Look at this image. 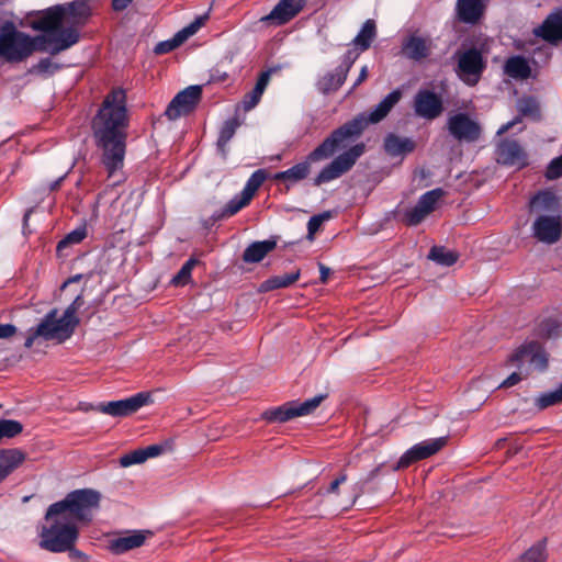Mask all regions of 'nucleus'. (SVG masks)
I'll use <instances>...</instances> for the list:
<instances>
[{
  "mask_svg": "<svg viewBox=\"0 0 562 562\" xmlns=\"http://www.w3.org/2000/svg\"><path fill=\"white\" fill-rule=\"evenodd\" d=\"M531 210L535 212H551L550 215H540L532 225L535 237L543 243L558 241L562 233V217L559 213L558 198L549 191L538 193L531 200Z\"/></svg>",
  "mask_w": 562,
  "mask_h": 562,
  "instance_id": "4",
  "label": "nucleus"
},
{
  "mask_svg": "<svg viewBox=\"0 0 562 562\" xmlns=\"http://www.w3.org/2000/svg\"><path fill=\"white\" fill-rule=\"evenodd\" d=\"M145 461H146V459H145V453H144L143 449H137V450H134V451L123 454L120 458V465L123 468H128L134 464H140Z\"/></svg>",
  "mask_w": 562,
  "mask_h": 562,
  "instance_id": "43",
  "label": "nucleus"
},
{
  "mask_svg": "<svg viewBox=\"0 0 562 562\" xmlns=\"http://www.w3.org/2000/svg\"><path fill=\"white\" fill-rule=\"evenodd\" d=\"M133 0H112V7L115 11H123Z\"/></svg>",
  "mask_w": 562,
  "mask_h": 562,
  "instance_id": "59",
  "label": "nucleus"
},
{
  "mask_svg": "<svg viewBox=\"0 0 562 562\" xmlns=\"http://www.w3.org/2000/svg\"><path fill=\"white\" fill-rule=\"evenodd\" d=\"M310 162L314 161L310 159L308 155L306 161L299 162L284 171L277 172L273 178L277 181H288L290 184L299 182L308 176L311 171Z\"/></svg>",
  "mask_w": 562,
  "mask_h": 562,
  "instance_id": "28",
  "label": "nucleus"
},
{
  "mask_svg": "<svg viewBox=\"0 0 562 562\" xmlns=\"http://www.w3.org/2000/svg\"><path fill=\"white\" fill-rule=\"evenodd\" d=\"M126 97L122 89L109 93L92 121L97 146L102 150L101 161L112 177L124 165L126 150Z\"/></svg>",
  "mask_w": 562,
  "mask_h": 562,
  "instance_id": "2",
  "label": "nucleus"
},
{
  "mask_svg": "<svg viewBox=\"0 0 562 562\" xmlns=\"http://www.w3.org/2000/svg\"><path fill=\"white\" fill-rule=\"evenodd\" d=\"M23 429L20 422L13 419L0 420V440L3 438H13L19 435Z\"/></svg>",
  "mask_w": 562,
  "mask_h": 562,
  "instance_id": "41",
  "label": "nucleus"
},
{
  "mask_svg": "<svg viewBox=\"0 0 562 562\" xmlns=\"http://www.w3.org/2000/svg\"><path fill=\"white\" fill-rule=\"evenodd\" d=\"M164 450H165V448L161 445H150L143 449L146 460L148 458H155V457L160 456L164 452Z\"/></svg>",
  "mask_w": 562,
  "mask_h": 562,
  "instance_id": "52",
  "label": "nucleus"
},
{
  "mask_svg": "<svg viewBox=\"0 0 562 562\" xmlns=\"http://www.w3.org/2000/svg\"><path fill=\"white\" fill-rule=\"evenodd\" d=\"M149 532L133 531L125 533L110 542V550L115 554H122L130 550L142 547Z\"/></svg>",
  "mask_w": 562,
  "mask_h": 562,
  "instance_id": "25",
  "label": "nucleus"
},
{
  "mask_svg": "<svg viewBox=\"0 0 562 562\" xmlns=\"http://www.w3.org/2000/svg\"><path fill=\"white\" fill-rule=\"evenodd\" d=\"M101 495L91 488L75 490L63 501L52 504L45 514L50 522L40 532V548L49 552H66L74 548L78 536V522H89L92 512L99 507Z\"/></svg>",
  "mask_w": 562,
  "mask_h": 562,
  "instance_id": "1",
  "label": "nucleus"
},
{
  "mask_svg": "<svg viewBox=\"0 0 562 562\" xmlns=\"http://www.w3.org/2000/svg\"><path fill=\"white\" fill-rule=\"evenodd\" d=\"M521 380V376L519 373L517 372H514L512 373L507 379H505L502 383H501V387H510V386H514L516 385L519 381Z\"/></svg>",
  "mask_w": 562,
  "mask_h": 562,
  "instance_id": "54",
  "label": "nucleus"
},
{
  "mask_svg": "<svg viewBox=\"0 0 562 562\" xmlns=\"http://www.w3.org/2000/svg\"><path fill=\"white\" fill-rule=\"evenodd\" d=\"M504 72L514 79H527L530 76L531 69L528 60L520 56L509 57L504 65Z\"/></svg>",
  "mask_w": 562,
  "mask_h": 562,
  "instance_id": "29",
  "label": "nucleus"
},
{
  "mask_svg": "<svg viewBox=\"0 0 562 562\" xmlns=\"http://www.w3.org/2000/svg\"><path fill=\"white\" fill-rule=\"evenodd\" d=\"M359 57V53L356 49H349L342 57L341 64L337 67L341 72H345L348 76L349 70L351 69L353 63Z\"/></svg>",
  "mask_w": 562,
  "mask_h": 562,
  "instance_id": "48",
  "label": "nucleus"
},
{
  "mask_svg": "<svg viewBox=\"0 0 562 562\" xmlns=\"http://www.w3.org/2000/svg\"><path fill=\"white\" fill-rule=\"evenodd\" d=\"M364 149V144L360 143L338 155L331 162L319 171L317 177L314 179V184L321 186L341 177L352 168L357 159L363 155Z\"/></svg>",
  "mask_w": 562,
  "mask_h": 562,
  "instance_id": "7",
  "label": "nucleus"
},
{
  "mask_svg": "<svg viewBox=\"0 0 562 562\" xmlns=\"http://www.w3.org/2000/svg\"><path fill=\"white\" fill-rule=\"evenodd\" d=\"M496 155L497 161L503 165L518 168L527 165V154L516 140H502L496 147Z\"/></svg>",
  "mask_w": 562,
  "mask_h": 562,
  "instance_id": "18",
  "label": "nucleus"
},
{
  "mask_svg": "<svg viewBox=\"0 0 562 562\" xmlns=\"http://www.w3.org/2000/svg\"><path fill=\"white\" fill-rule=\"evenodd\" d=\"M458 257L457 252L448 250L442 246H434L428 254V258L430 260L446 267H450L456 263Z\"/></svg>",
  "mask_w": 562,
  "mask_h": 562,
  "instance_id": "36",
  "label": "nucleus"
},
{
  "mask_svg": "<svg viewBox=\"0 0 562 562\" xmlns=\"http://www.w3.org/2000/svg\"><path fill=\"white\" fill-rule=\"evenodd\" d=\"M347 481V474L341 473L336 480H334L328 488V493H337L338 487Z\"/></svg>",
  "mask_w": 562,
  "mask_h": 562,
  "instance_id": "56",
  "label": "nucleus"
},
{
  "mask_svg": "<svg viewBox=\"0 0 562 562\" xmlns=\"http://www.w3.org/2000/svg\"><path fill=\"white\" fill-rule=\"evenodd\" d=\"M449 134L460 143H474L481 137V125L468 113H456L447 119Z\"/></svg>",
  "mask_w": 562,
  "mask_h": 562,
  "instance_id": "10",
  "label": "nucleus"
},
{
  "mask_svg": "<svg viewBox=\"0 0 562 562\" xmlns=\"http://www.w3.org/2000/svg\"><path fill=\"white\" fill-rule=\"evenodd\" d=\"M80 308L77 307L72 302L68 305V307L65 310L64 312V315L71 319V321H76L77 322V325L79 324V318L77 317V312L79 311Z\"/></svg>",
  "mask_w": 562,
  "mask_h": 562,
  "instance_id": "55",
  "label": "nucleus"
},
{
  "mask_svg": "<svg viewBox=\"0 0 562 562\" xmlns=\"http://www.w3.org/2000/svg\"><path fill=\"white\" fill-rule=\"evenodd\" d=\"M518 110L522 115L533 114L538 111V104L533 99L525 98L518 101Z\"/></svg>",
  "mask_w": 562,
  "mask_h": 562,
  "instance_id": "51",
  "label": "nucleus"
},
{
  "mask_svg": "<svg viewBox=\"0 0 562 562\" xmlns=\"http://www.w3.org/2000/svg\"><path fill=\"white\" fill-rule=\"evenodd\" d=\"M535 34L547 42L555 43L562 40V11H555L547 16Z\"/></svg>",
  "mask_w": 562,
  "mask_h": 562,
  "instance_id": "21",
  "label": "nucleus"
},
{
  "mask_svg": "<svg viewBox=\"0 0 562 562\" xmlns=\"http://www.w3.org/2000/svg\"><path fill=\"white\" fill-rule=\"evenodd\" d=\"M325 397L326 395L319 394L302 403L295 401L289 402L279 407L263 412L262 418L269 423H284L294 417L305 416L313 413Z\"/></svg>",
  "mask_w": 562,
  "mask_h": 562,
  "instance_id": "9",
  "label": "nucleus"
},
{
  "mask_svg": "<svg viewBox=\"0 0 562 562\" xmlns=\"http://www.w3.org/2000/svg\"><path fill=\"white\" fill-rule=\"evenodd\" d=\"M328 214H319L312 216L307 222L308 238L313 239L314 234L319 229L324 220L328 218Z\"/></svg>",
  "mask_w": 562,
  "mask_h": 562,
  "instance_id": "50",
  "label": "nucleus"
},
{
  "mask_svg": "<svg viewBox=\"0 0 562 562\" xmlns=\"http://www.w3.org/2000/svg\"><path fill=\"white\" fill-rule=\"evenodd\" d=\"M281 68L282 67L280 65L273 66V67H270L267 70L262 71L259 75L254 89L250 92L246 93L244 97L243 108L245 111H250L259 103V101L270 81L272 74L278 72L279 70H281Z\"/></svg>",
  "mask_w": 562,
  "mask_h": 562,
  "instance_id": "20",
  "label": "nucleus"
},
{
  "mask_svg": "<svg viewBox=\"0 0 562 562\" xmlns=\"http://www.w3.org/2000/svg\"><path fill=\"white\" fill-rule=\"evenodd\" d=\"M65 9L76 23L86 21L90 15V8L83 0L72 1Z\"/></svg>",
  "mask_w": 562,
  "mask_h": 562,
  "instance_id": "37",
  "label": "nucleus"
},
{
  "mask_svg": "<svg viewBox=\"0 0 562 562\" xmlns=\"http://www.w3.org/2000/svg\"><path fill=\"white\" fill-rule=\"evenodd\" d=\"M24 460V454L16 449L0 451V482L4 480Z\"/></svg>",
  "mask_w": 562,
  "mask_h": 562,
  "instance_id": "31",
  "label": "nucleus"
},
{
  "mask_svg": "<svg viewBox=\"0 0 562 562\" xmlns=\"http://www.w3.org/2000/svg\"><path fill=\"white\" fill-rule=\"evenodd\" d=\"M65 178H66V175L59 177L57 180H55L54 182L50 183L49 189L52 191L57 190L60 187V184H61V182L64 181Z\"/></svg>",
  "mask_w": 562,
  "mask_h": 562,
  "instance_id": "64",
  "label": "nucleus"
},
{
  "mask_svg": "<svg viewBox=\"0 0 562 562\" xmlns=\"http://www.w3.org/2000/svg\"><path fill=\"white\" fill-rule=\"evenodd\" d=\"M376 35V26L373 20H367L357 36L353 38L352 44L358 46L362 52L367 50Z\"/></svg>",
  "mask_w": 562,
  "mask_h": 562,
  "instance_id": "35",
  "label": "nucleus"
},
{
  "mask_svg": "<svg viewBox=\"0 0 562 562\" xmlns=\"http://www.w3.org/2000/svg\"><path fill=\"white\" fill-rule=\"evenodd\" d=\"M520 122V119L519 117H515L514 120L507 122L506 124H503L498 131H497V135H503L505 134L506 132H508L512 127H514L517 123Z\"/></svg>",
  "mask_w": 562,
  "mask_h": 562,
  "instance_id": "58",
  "label": "nucleus"
},
{
  "mask_svg": "<svg viewBox=\"0 0 562 562\" xmlns=\"http://www.w3.org/2000/svg\"><path fill=\"white\" fill-rule=\"evenodd\" d=\"M484 10L482 0H457V16L463 23L475 24L483 16Z\"/></svg>",
  "mask_w": 562,
  "mask_h": 562,
  "instance_id": "23",
  "label": "nucleus"
},
{
  "mask_svg": "<svg viewBox=\"0 0 562 562\" xmlns=\"http://www.w3.org/2000/svg\"><path fill=\"white\" fill-rule=\"evenodd\" d=\"M347 76L339 69L335 72H327L316 82V88L322 94H329L337 91L346 81Z\"/></svg>",
  "mask_w": 562,
  "mask_h": 562,
  "instance_id": "32",
  "label": "nucleus"
},
{
  "mask_svg": "<svg viewBox=\"0 0 562 562\" xmlns=\"http://www.w3.org/2000/svg\"><path fill=\"white\" fill-rule=\"evenodd\" d=\"M434 41L429 36L412 34L407 36L402 45L403 54L412 60L420 61L431 55Z\"/></svg>",
  "mask_w": 562,
  "mask_h": 562,
  "instance_id": "17",
  "label": "nucleus"
},
{
  "mask_svg": "<svg viewBox=\"0 0 562 562\" xmlns=\"http://www.w3.org/2000/svg\"><path fill=\"white\" fill-rule=\"evenodd\" d=\"M446 443V437H439L418 442L402 454L397 463L393 467V470L397 471L405 469L417 461L427 459L441 450Z\"/></svg>",
  "mask_w": 562,
  "mask_h": 562,
  "instance_id": "13",
  "label": "nucleus"
},
{
  "mask_svg": "<svg viewBox=\"0 0 562 562\" xmlns=\"http://www.w3.org/2000/svg\"><path fill=\"white\" fill-rule=\"evenodd\" d=\"M57 69H59V66L54 64L50 58H42L36 65L32 67L31 71L40 75H50L54 74Z\"/></svg>",
  "mask_w": 562,
  "mask_h": 562,
  "instance_id": "45",
  "label": "nucleus"
},
{
  "mask_svg": "<svg viewBox=\"0 0 562 562\" xmlns=\"http://www.w3.org/2000/svg\"><path fill=\"white\" fill-rule=\"evenodd\" d=\"M87 237L86 226H80L68 233L57 245V250L60 251L70 245L81 243Z\"/></svg>",
  "mask_w": 562,
  "mask_h": 562,
  "instance_id": "39",
  "label": "nucleus"
},
{
  "mask_svg": "<svg viewBox=\"0 0 562 562\" xmlns=\"http://www.w3.org/2000/svg\"><path fill=\"white\" fill-rule=\"evenodd\" d=\"M36 41V36L32 37L14 24L7 23L0 29V57L8 63H21L38 52Z\"/></svg>",
  "mask_w": 562,
  "mask_h": 562,
  "instance_id": "5",
  "label": "nucleus"
},
{
  "mask_svg": "<svg viewBox=\"0 0 562 562\" xmlns=\"http://www.w3.org/2000/svg\"><path fill=\"white\" fill-rule=\"evenodd\" d=\"M402 91L395 89L381 100L371 111L362 112L330 133L314 150L310 159L321 161L331 157L336 151L346 148L356 140L369 124L384 120L391 110L401 101Z\"/></svg>",
  "mask_w": 562,
  "mask_h": 562,
  "instance_id": "3",
  "label": "nucleus"
},
{
  "mask_svg": "<svg viewBox=\"0 0 562 562\" xmlns=\"http://www.w3.org/2000/svg\"><path fill=\"white\" fill-rule=\"evenodd\" d=\"M150 403H153L150 394L139 392L124 400L100 403L95 409L113 417H125L136 413L139 408Z\"/></svg>",
  "mask_w": 562,
  "mask_h": 562,
  "instance_id": "11",
  "label": "nucleus"
},
{
  "mask_svg": "<svg viewBox=\"0 0 562 562\" xmlns=\"http://www.w3.org/2000/svg\"><path fill=\"white\" fill-rule=\"evenodd\" d=\"M319 270H321V282L326 283L328 276L330 273V269L325 267L324 265L319 263Z\"/></svg>",
  "mask_w": 562,
  "mask_h": 562,
  "instance_id": "61",
  "label": "nucleus"
},
{
  "mask_svg": "<svg viewBox=\"0 0 562 562\" xmlns=\"http://www.w3.org/2000/svg\"><path fill=\"white\" fill-rule=\"evenodd\" d=\"M196 263V260L189 259L177 272V274L172 278L171 283L176 286H182L190 282L191 280V272Z\"/></svg>",
  "mask_w": 562,
  "mask_h": 562,
  "instance_id": "40",
  "label": "nucleus"
},
{
  "mask_svg": "<svg viewBox=\"0 0 562 562\" xmlns=\"http://www.w3.org/2000/svg\"><path fill=\"white\" fill-rule=\"evenodd\" d=\"M560 403H562V401L560 400L555 390L541 394L536 401V404L540 409H544L549 406Z\"/></svg>",
  "mask_w": 562,
  "mask_h": 562,
  "instance_id": "47",
  "label": "nucleus"
},
{
  "mask_svg": "<svg viewBox=\"0 0 562 562\" xmlns=\"http://www.w3.org/2000/svg\"><path fill=\"white\" fill-rule=\"evenodd\" d=\"M265 180L266 175L263 170L255 171L247 180L246 186L243 189V192L246 195H249L250 199H252L255 192L259 189V187L263 183Z\"/></svg>",
  "mask_w": 562,
  "mask_h": 562,
  "instance_id": "42",
  "label": "nucleus"
},
{
  "mask_svg": "<svg viewBox=\"0 0 562 562\" xmlns=\"http://www.w3.org/2000/svg\"><path fill=\"white\" fill-rule=\"evenodd\" d=\"M562 177V154L553 158L546 170V178L548 180H555Z\"/></svg>",
  "mask_w": 562,
  "mask_h": 562,
  "instance_id": "46",
  "label": "nucleus"
},
{
  "mask_svg": "<svg viewBox=\"0 0 562 562\" xmlns=\"http://www.w3.org/2000/svg\"><path fill=\"white\" fill-rule=\"evenodd\" d=\"M202 97L201 86H189L184 90L176 94L168 104L165 115L173 121L180 116L188 115L199 104Z\"/></svg>",
  "mask_w": 562,
  "mask_h": 562,
  "instance_id": "12",
  "label": "nucleus"
},
{
  "mask_svg": "<svg viewBox=\"0 0 562 562\" xmlns=\"http://www.w3.org/2000/svg\"><path fill=\"white\" fill-rule=\"evenodd\" d=\"M42 337L41 334H37V327L35 329H31L29 336L25 339L24 347L31 348L36 338Z\"/></svg>",
  "mask_w": 562,
  "mask_h": 562,
  "instance_id": "57",
  "label": "nucleus"
},
{
  "mask_svg": "<svg viewBox=\"0 0 562 562\" xmlns=\"http://www.w3.org/2000/svg\"><path fill=\"white\" fill-rule=\"evenodd\" d=\"M414 112L418 117L432 121L439 117L445 108L442 98L429 89H420L414 97Z\"/></svg>",
  "mask_w": 562,
  "mask_h": 562,
  "instance_id": "16",
  "label": "nucleus"
},
{
  "mask_svg": "<svg viewBox=\"0 0 562 562\" xmlns=\"http://www.w3.org/2000/svg\"><path fill=\"white\" fill-rule=\"evenodd\" d=\"M445 195L441 188H436L425 192L417 201L416 205L404 213V221L409 226L420 224L432 211H435L439 200Z\"/></svg>",
  "mask_w": 562,
  "mask_h": 562,
  "instance_id": "15",
  "label": "nucleus"
},
{
  "mask_svg": "<svg viewBox=\"0 0 562 562\" xmlns=\"http://www.w3.org/2000/svg\"><path fill=\"white\" fill-rule=\"evenodd\" d=\"M301 271L300 269H295L294 271L281 276H273L267 280H265L261 284L259 290L261 292H269L277 289H284L292 285L294 282H296L300 279Z\"/></svg>",
  "mask_w": 562,
  "mask_h": 562,
  "instance_id": "30",
  "label": "nucleus"
},
{
  "mask_svg": "<svg viewBox=\"0 0 562 562\" xmlns=\"http://www.w3.org/2000/svg\"><path fill=\"white\" fill-rule=\"evenodd\" d=\"M58 310H50L37 325V334L45 340L64 342L69 339L77 327V322L67 318L64 314L57 317Z\"/></svg>",
  "mask_w": 562,
  "mask_h": 562,
  "instance_id": "8",
  "label": "nucleus"
},
{
  "mask_svg": "<svg viewBox=\"0 0 562 562\" xmlns=\"http://www.w3.org/2000/svg\"><path fill=\"white\" fill-rule=\"evenodd\" d=\"M277 246V241L267 239L250 244L243 254V260L248 263L261 261Z\"/></svg>",
  "mask_w": 562,
  "mask_h": 562,
  "instance_id": "27",
  "label": "nucleus"
},
{
  "mask_svg": "<svg viewBox=\"0 0 562 562\" xmlns=\"http://www.w3.org/2000/svg\"><path fill=\"white\" fill-rule=\"evenodd\" d=\"M251 199L249 195H246L243 191L235 195L233 199L228 201L225 207L221 212H216L212 215L214 221H220L223 218L231 217L238 213L241 209L247 206L250 203Z\"/></svg>",
  "mask_w": 562,
  "mask_h": 562,
  "instance_id": "33",
  "label": "nucleus"
},
{
  "mask_svg": "<svg viewBox=\"0 0 562 562\" xmlns=\"http://www.w3.org/2000/svg\"><path fill=\"white\" fill-rule=\"evenodd\" d=\"M33 210L32 209H29L26 210V212L24 213V216H23V233L26 234V228H27V225H29V220H30V216L32 214Z\"/></svg>",
  "mask_w": 562,
  "mask_h": 562,
  "instance_id": "63",
  "label": "nucleus"
},
{
  "mask_svg": "<svg viewBox=\"0 0 562 562\" xmlns=\"http://www.w3.org/2000/svg\"><path fill=\"white\" fill-rule=\"evenodd\" d=\"M65 15V7L55 5L44 11L38 19L33 21L32 26L34 30L49 34L61 26Z\"/></svg>",
  "mask_w": 562,
  "mask_h": 562,
  "instance_id": "19",
  "label": "nucleus"
},
{
  "mask_svg": "<svg viewBox=\"0 0 562 562\" xmlns=\"http://www.w3.org/2000/svg\"><path fill=\"white\" fill-rule=\"evenodd\" d=\"M206 20V16H200L194 22H192L190 25L184 27L183 30L179 31V35L182 37L183 41H186L188 37L192 36L198 32V30L204 24V21Z\"/></svg>",
  "mask_w": 562,
  "mask_h": 562,
  "instance_id": "49",
  "label": "nucleus"
},
{
  "mask_svg": "<svg viewBox=\"0 0 562 562\" xmlns=\"http://www.w3.org/2000/svg\"><path fill=\"white\" fill-rule=\"evenodd\" d=\"M16 331V327L12 324H0V338H9Z\"/></svg>",
  "mask_w": 562,
  "mask_h": 562,
  "instance_id": "53",
  "label": "nucleus"
},
{
  "mask_svg": "<svg viewBox=\"0 0 562 562\" xmlns=\"http://www.w3.org/2000/svg\"><path fill=\"white\" fill-rule=\"evenodd\" d=\"M83 278V274H75L70 278H68L63 284H61V290H64L68 284L70 283H75V282H79L81 279Z\"/></svg>",
  "mask_w": 562,
  "mask_h": 562,
  "instance_id": "62",
  "label": "nucleus"
},
{
  "mask_svg": "<svg viewBox=\"0 0 562 562\" xmlns=\"http://www.w3.org/2000/svg\"><path fill=\"white\" fill-rule=\"evenodd\" d=\"M415 143L408 137H400L395 134H387L384 139V150L392 157L412 153Z\"/></svg>",
  "mask_w": 562,
  "mask_h": 562,
  "instance_id": "26",
  "label": "nucleus"
},
{
  "mask_svg": "<svg viewBox=\"0 0 562 562\" xmlns=\"http://www.w3.org/2000/svg\"><path fill=\"white\" fill-rule=\"evenodd\" d=\"M238 126L239 122L237 121V119H231L225 121L223 126L221 127L216 146L217 150L220 151L223 158H226L227 156V144L235 135Z\"/></svg>",
  "mask_w": 562,
  "mask_h": 562,
  "instance_id": "34",
  "label": "nucleus"
},
{
  "mask_svg": "<svg viewBox=\"0 0 562 562\" xmlns=\"http://www.w3.org/2000/svg\"><path fill=\"white\" fill-rule=\"evenodd\" d=\"M183 42L182 37L177 33L171 40L159 42L155 46L154 52L158 55L167 54L180 46Z\"/></svg>",
  "mask_w": 562,
  "mask_h": 562,
  "instance_id": "44",
  "label": "nucleus"
},
{
  "mask_svg": "<svg viewBox=\"0 0 562 562\" xmlns=\"http://www.w3.org/2000/svg\"><path fill=\"white\" fill-rule=\"evenodd\" d=\"M528 359L541 370L547 368L548 360L546 353L541 350L536 341H531L520 346L517 351L510 357L512 362H521Z\"/></svg>",
  "mask_w": 562,
  "mask_h": 562,
  "instance_id": "22",
  "label": "nucleus"
},
{
  "mask_svg": "<svg viewBox=\"0 0 562 562\" xmlns=\"http://www.w3.org/2000/svg\"><path fill=\"white\" fill-rule=\"evenodd\" d=\"M305 0H281L265 20L277 21L284 24L293 19L304 7Z\"/></svg>",
  "mask_w": 562,
  "mask_h": 562,
  "instance_id": "24",
  "label": "nucleus"
},
{
  "mask_svg": "<svg viewBox=\"0 0 562 562\" xmlns=\"http://www.w3.org/2000/svg\"><path fill=\"white\" fill-rule=\"evenodd\" d=\"M368 78V67L363 66L360 70L359 77L357 78L356 82L353 83L351 91L356 89L358 86H360L366 79Z\"/></svg>",
  "mask_w": 562,
  "mask_h": 562,
  "instance_id": "60",
  "label": "nucleus"
},
{
  "mask_svg": "<svg viewBox=\"0 0 562 562\" xmlns=\"http://www.w3.org/2000/svg\"><path fill=\"white\" fill-rule=\"evenodd\" d=\"M36 40L38 52L57 55L75 45L79 41V33L75 29H64L58 33L37 35Z\"/></svg>",
  "mask_w": 562,
  "mask_h": 562,
  "instance_id": "14",
  "label": "nucleus"
},
{
  "mask_svg": "<svg viewBox=\"0 0 562 562\" xmlns=\"http://www.w3.org/2000/svg\"><path fill=\"white\" fill-rule=\"evenodd\" d=\"M457 60L456 74L468 86H475L485 67L482 53L477 48L458 50L454 54Z\"/></svg>",
  "mask_w": 562,
  "mask_h": 562,
  "instance_id": "6",
  "label": "nucleus"
},
{
  "mask_svg": "<svg viewBox=\"0 0 562 562\" xmlns=\"http://www.w3.org/2000/svg\"><path fill=\"white\" fill-rule=\"evenodd\" d=\"M547 559L546 547L542 541L529 548L518 562H544Z\"/></svg>",
  "mask_w": 562,
  "mask_h": 562,
  "instance_id": "38",
  "label": "nucleus"
}]
</instances>
